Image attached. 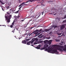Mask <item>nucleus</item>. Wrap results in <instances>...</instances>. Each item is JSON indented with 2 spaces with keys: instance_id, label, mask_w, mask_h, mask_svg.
Listing matches in <instances>:
<instances>
[{
  "instance_id": "nucleus-1",
  "label": "nucleus",
  "mask_w": 66,
  "mask_h": 66,
  "mask_svg": "<svg viewBox=\"0 0 66 66\" xmlns=\"http://www.w3.org/2000/svg\"><path fill=\"white\" fill-rule=\"evenodd\" d=\"M55 49H53L52 50V47H48V48H46L45 50V51H47L48 52H50L51 53H58L59 52L57 51L56 48Z\"/></svg>"
},
{
  "instance_id": "nucleus-2",
  "label": "nucleus",
  "mask_w": 66,
  "mask_h": 66,
  "mask_svg": "<svg viewBox=\"0 0 66 66\" xmlns=\"http://www.w3.org/2000/svg\"><path fill=\"white\" fill-rule=\"evenodd\" d=\"M58 47L56 48V50L59 51H60L61 52H63V51H66V48H63V46L59 45H57Z\"/></svg>"
},
{
  "instance_id": "nucleus-3",
  "label": "nucleus",
  "mask_w": 66,
  "mask_h": 66,
  "mask_svg": "<svg viewBox=\"0 0 66 66\" xmlns=\"http://www.w3.org/2000/svg\"><path fill=\"white\" fill-rule=\"evenodd\" d=\"M48 47H49V45H48L47 44H46L44 45V47L42 48L41 49L42 50H44V49H46V48H48Z\"/></svg>"
},
{
  "instance_id": "nucleus-4",
  "label": "nucleus",
  "mask_w": 66,
  "mask_h": 66,
  "mask_svg": "<svg viewBox=\"0 0 66 66\" xmlns=\"http://www.w3.org/2000/svg\"><path fill=\"white\" fill-rule=\"evenodd\" d=\"M5 18L6 20H7V22H10V19H8V17L6 16H5Z\"/></svg>"
},
{
  "instance_id": "nucleus-5",
  "label": "nucleus",
  "mask_w": 66,
  "mask_h": 66,
  "mask_svg": "<svg viewBox=\"0 0 66 66\" xmlns=\"http://www.w3.org/2000/svg\"><path fill=\"white\" fill-rule=\"evenodd\" d=\"M65 24H64L63 25L61 26H60L61 30H62V29H64V28H65Z\"/></svg>"
},
{
  "instance_id": "nucleus-6",
  "label": "nucleus",
  "mask_w": 66,
  "mask_h": 66,
  "mask_svg": "<svg viewBox=\"0 0 66 66\" xmlns=\"http://www.w3.org/2000/svg\"><path fill=\"white\" fill-rule=\"evenodd\" d=\"M52 42V40H51L49 41L48 40L47 44H48L49 45H51Z\"/></svg>"
},
{
  "instance_id": "nucleus-7",
  "label": "nucleus",
  "mask_w": 66,
  "mask_h": 66,
  "mask_svg": "<svg viewBox=\"0 0 66 66\" xmlns=\"http://www.w3.org/2000/svg\"><path fill=\"white\" fill-rule=\"evenodd\" d=\"M12 15L11 14H10L9 15H7V17H8V19H11V18H12Z\"/></svg>"
},
{
  "instance_id": "nucleus-8",
  "label": "nucleus",
  "mask_w": 66,
  "mask_h": 66,
  "mask_svg": "<svg viewBox=\"0 0 66 66\" xmlns=\"http://www.w3.org/2000/svg\"><path fill=\"white\" fill-rule=\"evenodd\" d=\"M33 43V42H32L31 41H29L28 42H27V45H29L31 44H32Z\"/></svg>"
},
{
  "instance_id": "nucleus-9",
  "label": "nucleus",
  "mask_w": 66,
  "mask_h": 66,
  "mask_svg": "<svg viewBox=\"0 0 66 66\" xmlns=\"http://www.w3.org/2000/svg\"><path fill=\"white\" fill-rule=\"evenodd\" d=\"M44 44H48V40H46L44 41Z\"/></svg>"
},
{
  "instance_id": "nucleus-10",
  "label": "nucleus",
  "mask_w": 66,
  "mask_h": 66,
  "mask_svg": "<svg viewBox=\"0 0 66 66\" xmlns=\"http://www.w3.org/2000/svg\"><path fill=\"white\" fill-rule=\"evenodd\" d=\"M40 45H39L38 46L36 47V49H40Z\"/></svg>"
},
{
  "instance_id": "nucleus-11",
  "label": "nucleus",
  "mask_w": 66,
  "mask_h": 66,
  "mask_svg": "<svg viewBox=\"0 0 66 66\" xmlns=\"http://www.w3.org/2000/svg\"><path fill=\"white\" fill-rule=\"evenodd\" d=\"M22 43H23V44H27V43H26V40L22 41Z\"/></svg>"
},
{
  "instance_id": "nucleus-12",
  "label": "nucleus",
  "mask_w": 66,
  "mask_h": 66,
  "mask_svg": "<svg viewBox=\"0 0 66 66\" xmlns=\"http://www.w3.org/2000/svg\"><path fill=\"white\" fill-rule=\"evenodd\" d=\"M51 29V28H50L49 29H46L45 30V32H47V31H49V30Z\"/></svg>"
},
{
  "instance_id": "nucleus-13",
  "label": "nucleus",
  "mask_w": 66,
  "mask_h": 66,
  "mask_svg": "<svg viewBox=\"0 0 66 66\" xmlns=\"http://www.w3.org/2000/svg\"><path fill=\"white\" fill-rule=\"evenodd\" d=\"M38 31L36 32H35L34 33V34H36V36H37L38 35Z\"/></svg>"
},
{
  "instance_id": "nucleus-14",
  "label": "nucleus",
  "mask_w": 66,
  "mask_h": 66,
  "mask_svg": "<svg viewBox=\"0 0 66 66\" xmlns=\"http://www.w3.org/2000/svg\"><path fill=\"white\" fill-rule=\"evenodd\" d=\"M24 3H25L24 2V3H22V4H20L19 6V7H20V6H23V5H24L23 4H24Z\"/></svg>"
},
{
  "instance_id": "nucleus-15",
  "label": "nucleus",
  "mask_w": 66,
  "mask_h": 66,
  "mask_svg": "<svg viewBox=\"0 0 66 66\" xmlns=\"http://www.w3.org/2000/svg\"><path fill=\"white\" fill-rule=\"evenodd\" d=\"M36 0H38V1H39V0H29V1H28V2H30H30H32L34 1H36Z\"/></svg>"
},
{
  "instance_id": "nucleus-16",
  "label": "nucleus",
  "mask_w": 66,
  "mask_h": 66,
  "mask_svg": "<svg viewBox=\"0 0 66 66\" xmlns=\"http://www.w3.org/2000/svg\"><path fill=\"white\" fill-rule=\"evenodd\" d=\"M6 13L8 15H10L11 13V12L10 11H8Z\"/></svg>"
},
{
  "instance_id": "nucleus-17",
  "label": "nucleus",
  "mask_w": 66,
  "mask_h": 66,
  "mask_svg": "<svg viewBox=\"0 0 66 66\" xmlns=\"http://www.w3.org/2000/svg\"><path fill=\"white\" fill-rule=\"evenodd\" d=\"M52 27H54V29H55V28H56L57 26H55V25H53Z\"/></svg>"
},
{
  "instance_id": "nucleus-18",
  "label": "nucleus",
  "mask_w": 66,
  "mask_h": 66,
  "mask_svg": "<svg viewBox=\"0 0 66 66\" xmlns=\"http://www.w3.org/2000/svg\"><path fill=\"white\" fill-rule=\"evenodd\" d=\"M22 1V0H19L18 1V2L20 3V2H21Z\"/></svg>"
},
{
  "instance_id": "nucleus-19",
  "label": "nucleus",
  "mask_w": 66,
  "mask_h": 66,
  "mask_svg": "<svg viewBox=\"0 0 66 66\" xmlns=\"http://www.w3.org/2000/svg\"><path fill=\"white\" fill-rule=\"evenodd\" d=\"M62 32L61 33H57V34L58 35H61L62 34Z\"/></svg>"
},
{
  "instance_id": "nucleus-20",
  "label": "nucleus",
  "mask_w": 66,
  "mask_h": 66,
  "mask_svg": "<svg viewBox=\"0 0 66 66\" xmlns=\"http://www.w3.org/2000/svg\"><path fill=\"white\" fill-rule=\"evenodd\" d=\"M38 31H39V30H38V29H37L35 30V32H38Z\"/></svg>"
},
{
  "instance_id": "nucleus-21",
  "label": "nucleus",
  "mask_w": 66,
  "mask_h": 66,
  "mask_svg": "<svg viewBox=\"0 0 66 66\" xmlns=\"http://www.w3.org/2000/svg\"><path fill=\"white\" fill-rule=\"evenodd\" d=\"M19 10L18 11H17L15 12V14H17V13H18V12H19Z\"/></svg>"
},
{
  "instance_id": "nucleus-22",
  "label": "nucleus",
  "mask_w": 66,
  "mask_h": 66,
  "mask_svg": "<svg viewBox=\"0 0 66 66\" xmlns=\"http://www.w3.org/2000/svg\"><path fill=\"white\" fill-rule=\"evenodd\" d=\"M0 3H1L2 4H3V2L1 0H0Z\"/></svg>"
},
{
  "instance_id": "nucleus-23",
  "label": "nucleus",
  "mask_w": 66,
  "mask_h": 66,
  "mask_svg": "<svg viewBox=\"0 0 66 66\" xmlns=\"http://www.w3.org/2000/svg\"><path fill=\"white\" fill-rule=\"evenodd\" d=\"M56 42H60V39H57L56 40Z\"/></svg>"
},
{
  "instance_id": "nucleus-24",
  "label": "nucleus",
  "mask_w": 66,
  "mask_h": 66,
  "mask_svg": "<svg viewBox=\"0 0 66 66\" xmlns=\"http://www.w3.org/2000/svg\"><path fill=\"white\" fill-rule=\"evenodd\" d=\"M65 36L64 34V33H63L62 34L61 36Z\"/></svg>"
},
{
  "instance_id": "nucleus-25",
  "label": "nucleus",
  "mask_w": 66,
  "mask_h": 66,
  "mask_svg": "<svg viewBox=\"0 0 66 66\" xmlns=\"http://www.w3.org/2000/svg\"><path fill=\"white\" fill-rule=\"evenodd\" d=\"M43 41H39V43H42V42H43Z\"/></svg>"
},
{
  "instance_id": "nucleus-26",
  "label": "nucleus",
  "mask_w": 66,
  "mask_h": 66,
  "mask_svg": "<svg viewBox=\"0 0 66 66\" xmlns=\"http://www.w3.org/2000/svg\"><path fill=\"white\" fill-rule=\"evenodd\" d=\"M65 18H66V15H65L64 17V18H62V19H65Z\"/></svg>"
},
{
  "instance_id": "nucleus-27",
  "label": "nucleus",
  "mask_w": 66,
  "mask_h": 66,
  "mask_svg": "<svg viewBox=\"0 0 66 66\" xmlns=\"http://www.w3.org/2000/svg\"><path fill=\"white\" fill-rule=\"evenodd\" d=\"M63 23H66V20H64L63 21Z\"/></svg>"
},
{
  "instance_id": "nucleus-28",
  "label": "nucleus",
  "mask_w": 66,
  "mask_h": 66,
  "mask_svg": "<svg viewBox=\"0 0 66 66\" xmlns=\"http://www.w3.org/2000/svg\"><path fill=\"white\" fill-rule=\"evenodd\" d=\"M22 7V6H21L20 7H19V10H20V9H21V8Z\"/></svg>"
},
{
  "instance_id": "nucleus-29",
  "label": "nucleus",
  "mask_w": 66,
  "mask_h": 66,
  "mask_svg": "<svg viewBox=\"0 0 66 66\" xmlns=\"http://www.w3.org/2000/svg\"><path fill=\"white\" fill-rule=\"evenodd\" d=\"M59 45H63V43H59Z\"/></svg>"
},
{
  "instance_id": "nucleus-30",
  "label": "nucleus",
  "mask_w": 66,
  "mask_h": 66,
  "mask_svg": "<svg viewBox=\"0 0 66 66\" xmlns=\"http://www.w3.org/2000/svg\"><path fill=\"white\" fill-rule=\"evenodd\" d=\"M10 27L11 28H12L13 27V26L12 25H11Z\"/></svg>"
},
{
  "instance_id": "nucleus-31",
  "label": "nucleus",
  "mask_w": 66,
  "mask_h": 66,
  "mask_svg": "<svg viewBox=\"0 0 66 66\" xmlns=\"http://www.w3.org/2000/svg\"><path fill=\"white\" fill-rule=\"evenodd\" d=\"M42 29H40L38 31V32H40L41 31H42Z\"/></svg>"
},
{
  "instance_id": "nucleus-32",
  "label": "nucleus",
  "mask_w": 66,
  "mask_h": 66,
  "mask_svg": "<svg viewBox=\"0 0 66 66\" xmlns=\"http://www.w3.org/2000/svg\"><path fill=\"white\" fill-rule=\"evenodd\" d=\"M35 33V32L34 31L33 32H32V33L30 34V35H31L33 34V33Z\"/></svg>"
},
{
  "instance_id": "nucleus-33",
  "label": "nucleus",
  "mask_w": 66,
  "mask_h": 66,
  "mask_svg": "<svg viewBox=\"0 0 66 66\" xmlns=\"http://www.w3.org/2000/svg\"><path fill=\"white\" fill-rule=\"evenodd\" d=\"M12 26H14V23H13V22L12 23Z\"/></svg>"
},
{
  "instance_id": "nucleus-34",
  "label": "nucleus",
  "mask_w": 66,
  "mask_h": 66,
  "mask_svg": "<svg viewBox=\"0 0 66 66\" xmlns=\"http://www.w3.org/2000/svg\"><path fill=\"white\" fill-rule=\"evenodd\" d=\"M34 17V16H33V15H32V16L31 17H32V18H33V17Z\"/></svg>"
},
{
  "instance_id": "nucleus-35",
  "label": "nucleus",
  "mask_w": 66,
  "mask_h": 66,
  "mask_svg": "<svg viewBox=\"0 0 66 66\" xmlns=\"http://www.w3.org/2000/svg\"><path fill=\"white\" fill-rule=\"evenodd\" d=\"M24 19L23 20H21V21H22V22H23V21H24Z\"/></svg>"
},
{
  "instance_id": "nucleus-36",
  "label": "nucleus",
  "mask_w": 66,
  "mask_h": 66,
  "mask_svg": "<svg viewBox=\"0 0 66 66\" xmlns=\"http://www.w3.org/2000/svg\"><path fill=\"white\" fill-rule=\"evenodd\" d=\"M42 34H40L39 35V36H42Z\"/></svg>"
},
{
  "instance_id": "nucleus-37",
  "label": "nucleus",
  "mask_w": 66,
  "mask_h": 66,
  "mask_svg": "<svg viewBox=\"0 0 66 66\" xmlns=\"http://www.w3.org/2000/svg\"><path fill=\"white\" fill-rule=\"evenodd\" d=\"M47 39H50V37H47Z\"/></svg>"
},
{
  "instance_id": "nucleus-38",
  "label": "nucleus",
  "mask_w": 66,
  "mask_h": 66,
  "mask_svg": "<svg viewBox=\"0 0 66 66\" xmlns=\"http://www.w3.org/2000/svg\"><path fill=\"white\" fill-rule=\"evenodd\" d=\"M40 16V15H39V16H38V17L37 18H38V17H39Z\"/></svg>"
},
{
  "instance_id": "nucleus-39",
  "label": "nucleus",
  "mask_w": 66,
  "mask_h": 66,
  "mask_svg": "<svg viewBox=\"0 0 66 66\" xmlns=\"http://www.w3.org/2000/svg\"><path fill=\"white\" fill-rule=\"evenodd\" d=\"M29 40V39H26V41H28V40Z\"/></svg>"
},
{
  "instance_id": "nucleus-40",
  "label": "nucleus",
  "mask_w": 66,
  "mask_h": 66,
  "mask_svg": "<svg viewBox=\"0 0 66 66\" xmlns=\"http://www.w3.org/2000/svg\"><path fill=\"white\" fill-rule=\"evenodd\" d=\"M36 40H38V39L37 38H36Z\"/></svg>"
},
{
  "instance_id": "nucleus-41",
  "label": "nucleus",
  "mask_w": 66,
  "mask_h": 66,
  "mask_svg": "<svg viewBox=\"0 0 66 66\" xmlns=\"http://www.w3.org/2000/svg\"><path fill=\"white\" fill-rule=\"evenodd\" d=\"M42 15H43V14H44V12H42Z\"/></svg>"
},
{
  "instance_id": "nucleus-42",
  "label": "nucleus",
  "mask_w": 66,
  "mask_h": 66,
  "mask_svg": "<svg viewBox=\"0 0 66 66\" xmlns=\"http://www.w3.org/2000/svg\"><path fill=\"white\" fill-rule=\"evenodd\" d=\"M16 30H18V28H16Z\"/></svg>"
},
{
  "instance_id": "nucleus-43",
  "label": "nucleus",
  "mask_w": 66,
  "mask_h": 66,
  "mask_svg": "<svg viewBox=\"0 0 66 66\" xmlns=\"http://www.w3.org/2000/svg\"><path fill=\"white\" fill-rule=\"evenodd\" d=\"M61 43L62 44H63V43H64V42H62Z\"/></svg>"
},
{
  "instance_id": "nucleus-44",
  "label": "nucleus",
  "mask_w": 66,
  "mask_h": 66,
  "mask_svg": "<svg viewBox=\"0 0 66 66\" xmlns=\"http://www.w3.org/2000/svg\"><path fill=\"white\" fill-rule=\"evenodd\" d=\"M6 9H8V6H7L6 7Z\"/></svg>"
},
{
  "instance_id": "nucleus-45",
  "label": "nucleus",
  "mask_w": 66,
  "mask_h": 66,
  "mask_svg": "<svg viewBox=\"0 0 66 66\" xmlns=\"http://www.w3.org/2000/svg\"><path fill=\"white\" fill-rule=\"evenodd\" d=\"M51 47V45H49V47H50H50Z\"/></svg>"
},
{
  "instance_id": "nucleus-46",
  "label": "nucleus",
  "mask_w": 66,
  "mask_h": 66,
  "mask_svg": "<svg viewBox=\"0 0 66 66\" xmlns=\"http://www.w3.org/2000/svg\"><path fill=\"white\" fill-rule=\"evenodd\" d=\"M62 36H58V37H61Z\"/></svg>"
},
{
  "instance_id": "nucleus-47",
  "label": "nucleus",
  "mask_w": 66,
  "mask_h": 66,
  "mask_svg": "<svg viewBox=\"0 0 66 66\" xmlns=\"http://www.w3.org/2000/svg\"><path fill=\"white\" fill-rule=\"evenodd\" d=\"M15 20H14L13 23H14V22H15Z\"/></svg>"
},
{
  "instance_id": "nucleus-48",
  "label": "nucleus",
  "mask_w": 66,
  "mask_h": 66,
  "mask_svg": "<svg viewBox=\"0 0 66 66\" xmlns=\"http://www.w3.org/2000/svg\"><path fill=\"white\" fill-rule=\"evenodd\" d=\"M12 32H13V33H14V31H12Z\"/></svg>"
},
{
  "instance_id": "nucleus-49",
  "label": "nucleus",
  "mask_w": 66,
  "mask_h": 66,
  "mask_svg": "<svg viewBox=\"0 0 66 66\" xmlns=\"http://www.w3.org/2000/svg\"><path fill=\"white\" fill-rule=\"evenodd\" d=\"M56 14V13H55L54 14V15H55Z\"/></svg>"
},
{
  "instance_id": "nucleus-50",
  "label": "nucleus",
  "mask_w": 66,
  "mask_h": 66,
  "mask_svg": "<svg viewBox=\"0 0 66 66\" xmlns=\"http://www.w3.org/2000/svg\"><path fill=\"white\" fill-rule=\"evenodd\" d=\"M15 28H14V31H15Z\"/></svg>"
},
{
  "instance_id": "nucleus-51",
  "label": "nucleus",
  "mask_w": 66,
  "mask_h": 66,
  "mask_svg": "<svg viewBox=\"0 0 66 66\" xmlns=\"http://www.w3.org/2000/svg\"><path fill=\"white\" fill-rule=\"evenodd\" d=\"M24 5H28V4H25Z\"/></svg>"
},
{
  "instance_id": "nucleus-52",
  "label": "nucleus",
  "mask_w": 66,
  "mask_h": 66,
  "mask_svg": "<svg viewBox=\"0 0 66 66\" xmlns=\"http://www.w3.org/2000/svg\"><path fill=\"white\" fill-rule=\"evenodd\" d=\"M9 7H10V6H8V9H9Z\"/></svg>"
},
{
  "instance_id": "nucleus-53",
  "label": "nucleus",
  "mask_w": 66,
  "mask_h": 66,
  "mask_svg": "<svg viewBox=\"0 0 66 66\" xmlns=\"http://www.w3.org/2000/svg\"><path fill=\"white\" fill-rule=\"evenodd\" d=\"M2 9L3 10V11H4V10H3V9L2 8Z\"/></svg>"
},
{
  "instance_id": "nucleus-54",
  "label": "nucleus",
  "mask_w": 66,
  "mask_h": 66,
  "mask_svg": "<svg viewBox=\"0 0 66 66\" xmlns=\"http://www.w3.org/2000/svg\"><path fill=\"white\" fill-rule=\"evenodd\" d=\"M28 1H27V2H26L25 3H28Z\"/></svg>"
},
{
  "instance_id": "nucleus-55",
  "label": "nucleus",
  "mask_w": 66,
  "mask_h": 66,
  "mask_svg": "<svg viewBox=\"0 0 66 66\" xmlns=\"http://www.w3.org/2000/svg\"><path fill=\"white\" fill-rule=\"evenodd\" d=\"M11 10H12V9H10V11H11Z\"/></svg>"
},
{
  "instance_id": "nucleus-56",
  "label": "nucleus",
  "mask_w": 66,
  "mask_h": 66,
  "mask_svg": "<svg viewBox=\"0 0 66 66\" xmlns=\"http://www.w3.org/2000/svg\"><path fill=\"white\" fill-rule=\"evenodd\" d=\"M37 17V16H36V18Z\"/></svg>"
},
{
  "instance_id": "nucleus-57",
  "label": "nucleus",
  "mask_w": 66,
  "mask_h": 66,
  "mask_svg": "<svg viewBox=\"0 0 66 66\" xmlns=\"http://www.w3.org/2000/svg\"><path fill=\"white\" fill-rule=\"evenodd\" d=\"M29 35H30V36L31 35V34H30Z\"/></svg>"
},
{
  "instance_id": "nucleus-58",
  "label": "nucleus",
  "mask_w": 66,
  "mask_h": 66,
  "mask_svg": "<svg viewBox=\"0 0 66 66\" xmlns=\"http://www.w3.org/2000/svg\"><path fill=\"white\" fill-rule=\"evenodd\" d=\"M29 35H30V36L31 35V34H30Z\"/></svg>"
},
{
  "instance_id": "nucleus-59",
  "label": "nucleus",
  "mask_w": 66,
  "mask_h": 66,
  "mask_svg": "<svg viewBox=\"0 0 66 66\" xmlns=\"http://www.w3.org/2000/svg\"><path fill=\"white\" fill-rule=\"evenodd\" d=\"M33 45H32V46H33Z\"/></svg>"
},
{
  "instance_id": "nucleus-60",
  "label": "nucleus",
  "mask_w": 66,
  "mask_h": 66,
  "mask_svg": "<svg viewBox=\"0 0 66 66\" xmlns=\"http://www.w3.org/2000/svg\"><path fill=\"white\" fill-rule=\"evenodd\" d=\"M32 28H31V29H32Z\"/></svg>"
},
{
  "instance_id": "nucleus-61",
  "label": "nucleus",
  "mask_w": 66,
  "mask_h": 66,
  "mask_svg": "<svg viewBox=\"0 0 66 66\" xmlns=\"http://www.w3.org/2000/svg\"><path fill=\"white\" fill-rule=\"evenodd\" d=\"M49 14H50V13H49Z\"/></svg>"
},
{
  "instance_id": "nucleus-62",
  "label": "nucleus",
  "mask_w": 66,
  "mask_h": 66,
  "mask_svg": "<svg viewBox=\"0 0 66 66\" xmlns=\"http://www.w3.org/2000/svg\"><path fill=\"white\" fill-rule=\"evenodd\" d=\"M65 25H66V24H65Z\"/></svg>"
}]
</instances>
